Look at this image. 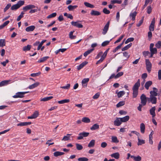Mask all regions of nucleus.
Wrapping results in <instances>:
<instances>
[{
    "label": "nucleus",
    "instance_id": "nucleus-1",
    "mask_svg": "<svg viewBox=\"0 0 161 161\" xmlns=\"http://www.w3.org/2000/svg\"><path fill=\"white\" fill-rule=\"evenodd\" d=\"M140 85V80L138 79L137 81L135 84L132 88L133 97H136L138 94V90Z\"/></svg>",
    "mask_w": 161,
    "mask_h": 161
},
{
    "label": "nucleus",
    "instance_id": "nucleus-2",
    "mask_svg": "<svg viewBox=\"0 0 161 161\" xmlns=\"http://www.w3.org/2000/svg\"><path fill=\"white\" fill-rule=\"evenodd\" d=\"M29 92H18L16 93L15 95L13 96V97L14 98H22L25 97L24 95L25 94L29 93Z\"/></svg>",
    "mask_w": 161,
    "mask_h": 161
},
{
    "label": "nucleus",
    "instance_id": "nucleus-3",
    "mask_svg": "<svg viewBox=\"0 0 161 161\" xmlns=\"http://www.w3.org/2000/svg\"><path fill=\"white\" fill-rule=\"evenodd\" d=\"M145 64L146 69L147 71L149 73L150 72L151 70L152 64L148 59H145Z\"/></svg>",
    "mask_w": 161,
    "mask_h": 161
},
{
    "label": "nucleus",
    "instance_id": "nucleus-4",
    "mask_svg": "<svg viewBox=\"0 0 161 161\" xmlns=\"http://www.w3.org/2000/svg\"><path fill=\"white\" fill-rule=\"evenodd\" d=\"M89 133L85 132H83L80 133L79 134V136L77 137L78 140H81L84 137H86L89 135Z\"/></svg>",
    "mask_w": 161,
    "mask_h": 161
},
{
    "label": "nucleus",
    "instance_id": "nucleus-5",
    "mask_svg": "<svg viewBox=\"0 0 161 161\" xmlns=\"http://www.w3.org/2000/svg\"><path fill=\"white\" fill-rule=\"evenodd\" d=\"M109 24L110 21H108L105 25L102 32V34L103 35H105L107 33L109 28Z\"/></svg>",
    "mask_w": 161,
    "mask_h": 161
},
{
    "label": "nucleus",
    "instance_id": "nucleus-6",
    "mask_svg": "<svg viewBox=\"0 0 161 161\" xmlns=\"http://www.w3.org/2000/svg\"><path fill=\"white\" fill-rule=\"evenodd\" d=\"M80 22V21H78L76 22L72 21L71 22V24L72 25L77 27L79 28H82L83 27V25L79 23Z\"/></svg>",
    "mask_w": 161,
    "mask_h": 161
},
{
    "label": "nucleus",
    "instance_id": "nucleus-7",
    "mask_svg": "<svg viewBox=\"0 0 161 161\" xmlns=\"http://www.w3.org/2000/svg\"><path fill=\"white\" fill-rule=\"evenodd\" d=\"M147 102V97L145 95L142 94V106L145 105Z\"/></svg>",
    "mask_w": 161,
    "mask_h": 161
},
{
    "label": "nucleus",
    "instance_id": "nucleus-8",
    "mask_svg": "<svg viewBox=\"0 0 161 161\" xmlns=\"http://www.w3.org/2000/svg\"><path fill=\"white\" fill-rule=\"evenodd\" d=\"M122 122L120 118H117L114 122V125L116 126H119L121 124Z\"/></svg>",
    "mask_w": 161,
    "mask_h": 161
},
{
    "label": "nucleus",
    "instance_id": "nucleus-9",
    "mask_svg": "<svg viewBox=\"0 0 161 161\" xmlns=\"http://www.w3.org/2000/svg\"><path fill=\"white\" fill-rule=\"evenodd\" d=\"M89 79L88 78H84L82 81V86L84 87L87 86V83L89 81Z\"/></svg>",
    "mask_w": 161,
    "mask_h": 161
},
{
    "label": "nucleus",
    "instance_id": "nucleus-10",
    "mask_svg": "<svg viewBox=\"0 0 161 161\" xmlns=\"http://www.w3.org/2000/svg\"><path fill=\"white\" fill-rule=\"evenodd\" d=\"M40 83L39 82H36L35 83L29 86L28 88L29 89H33L38 86L40 85Z\"/></svg>",
    "mask_w": 161,
    "mask_h": 161
},
{
    "label": "nucleus",
    "instance_id": "nucleus-11",
    "mask_svg": "<svg viewBox=\"0 0 161 161\" xmlns=\"http://www.w3.org/2000/svg\"><path fill=\"white\" fill-rule=\"evenodd\" d=\"M131 133H132L133 134H135L137 136H138V145H141V141L140 140L139 136L140 135V133H139L137 132V131H131Z\"/></svg>",
    "mask_w": 161,
    "mask_h": 161
},
{
    "label": "nucleus",
    "instance_id": "nucleus-12",
    "mask_svg": "<svg viewBox=\"0 0 161 161\" xmlns=\"http://www.w3.org/2000/svg\"><path fill=\"white\" fill-rule=\"evenodd\" d=\"M87 63V62L86 61H84L82 62L81 64H80L79 66H77V69L78 70H80L86 65Z\"/></svg>",
    "mask_w": 161,
    "mask_h": 161
},
{
    "label": "nucleus",
    "instance_id": "nucleus-13",
    "mask_svg": "<svg viewBox=\"0 0 161 161\" xmlns=\"http://www.w3.org/2000/svg\"><path fill=\"white\" fill-rule=\"evenodd\" d=\"M90 14L92 15L99 16L100 15L101 13L97 11L92 10Z\"/></svg>",
    "mask_w": 161,
    "mask_h": 161
},
{
    "label": "nucleus",
    "instance_id": "nucleus-14",
    "mask_svg": "<svg viewBox=\"0 0 161 161\" xmlns=\"http://www.w3.org/2000/svg\"><path fill=\"white\" fill-rule=\"evenodd\" d=\"M35 28L34 25H31L27 27L25 29V31L27 32L32 31L35 29Z\"/></svg>",
    "mask_w": 161,
    "mask_h": 161
},
{
    "label": "nucleus",
    "instance_id": "nucleus-15",
    "mask_svg": "<svg viewBox=\"0 0 161 161\" xmlns=\"http://www.w3.org/2000/svg\"><path fill=\"white\" fill-rule=\"evenodd\" d=\"M31 124V122H21L17 124V126H23L30 125Z\"/></svg>",
    "mask_w": 161,
    "mask_h": 161
},
{
    "label": "nucleus",
    "instance_id": "nucleus-16",
    "mask_svg": "<svg viewBox=\"0 0 161 161\" xmlns=\"http://www.w3.org/2000/svg\"><path fill=\"white\" fill-rule=\"evenodd\" d=\"M10 81V80H4L0 82V86H2L6 85L8 84V82Z\"/></svg>",
    "mask_w": 161,
    "mask_h": 161
},
{
    "label": "nucleus",
    "instance_id": "nucleus-17",
    "mask_svg": "<svg viewBox=\"0 0 161 161\" xmlns=\"http://www.w3.org/2000/svg\"><path fill=\"white\" fill-rule=\"evenodd\" d=\"M152 84V82L151 81H148L145 84L144 86L146 89L148 90L149 87Z\"/></svg>",
    "mask_w": 161,
    "mask_h": 161
},
{
    "label": "nucleus",
    "instance_id": "nucleus-18",
    "mask_svg": "<svg viewBox=\"0 0 161 161\" xmlns=\"http://www.w3.org/2000/svg\"><path fill=\"white\" fill-rule=\"evenodd\" d=\"M155 107H152L150 110V114L151 115H152V117H154L155 116Z\"/></svg>",
    "mask_w": 161,
    "mask_h": 161
},
{
    "label": "nucleus",
    "instance_id": "nucleus-19",
    "mask_svg": "<svg viewBox=\"0 0 161 161\" xmlns=\"http://www.w3.org/2000/svg\"><path fill=\"white\" fill-rule=\"evenodd\" d=\"M99 128V125L97 124H95L94 125H93L91 127L90 129L91 130H96L98 129Z\"/></svg>",
    "mask_w": 161,
    "mask_h": 161
},
{
    "label": "nucleus",
    "instance_id": "nucleus-20",
    "mask_svg": "<svg viewBox=\"0 0 161 161\" xmlns=\"http://www.w3.org/2000/svg\"><path fill=\"white\" fill-rule=\"evenodd\" d=\"M111 156L112 157L118 159L119 157V153L117 152L111 154Z\"/></svg>",
    "mask_w": 161,
    "mask_h": 161
},
{
    "label": "nucleus",
    "instance_id": "nucleus-21",
    "mask_svg": "<svg viewBox=\"0 0 161 161\" xmlns=\"http://www.w3.org/2000/svg\"><path fill=\"white\" fill-rule=\"evenodd\" d=\"M64 153L60 152L59 151H56L53 153V155L55 157H58V156H61L64 155Z\"/></svg>",
    "mask_w": 161,
    "mask_h": 161
},
{
    "label": "nucleus",
    "instance_id": "nucleus-22",
    "mask_svg": "<svg viewBox=\"0 0 161 161\" xmlns=\"http://www.w3.org/2000/svg\"><path fill=\"white\" fill-rule=\"evenodd\" d=\"M49 58V57L48 56H46L42 58L38 61L37 62L39 63L43 62L46 61Z\"/></svg>",
    "mask_w": 161,
    "mask_h": 161
},
{
    "label": "nucleus",
    "instance_id": "nucleus-23",
    "mask_svg": "<svg viewBox=\"0 0 161 161\" xmlns=\"http://www.w3.org/2000/svg\"><path fill=\"white\" fill-rule=\"evenodd\" d=\"M78 7V6L77 5H74L72 6V5H69L67 8L68 10L70 11H73L75 8H76Z\"/></svg>",
    "mask_w": 161,
    "mask_h": 161
},
{
    "label": "nucleus",
    "instance_id": "nucleus-24",
    "mask_svg": "<svg viewBox=\"0 0 161 161\" xmlns=\"http://www.w3.org/2000/svg\"><path fill=\"white\" fill-rule=\"evenodd\" d=\"M129 116L127 115L124 117L120 118V119L121 120V121L122 122H125L128 121L129 119Z\"/></svg>",
    "mask_w": 161,
    "mask_h": 161
},
{
    "label": "nucleus",
    "instance_id": "nucleus-25",
    "mask_svg": "<svg viewBox=\"0 0 161 161\" xmlns=\"http://www.w3.org/2000/svg\"><path fill=\"white\" fill-rule=\"evenodd\" d=\"M53 98V97L50 96L48 97H44L41 99L40 101H44L45 102L47 101H48Z\"/></svg>",
    "mask_w": 161,
    "mask_h": 161
},
{
    "label": "nucleus",
    "instance_id": "nucleus-26",
    "mask_svg": "<svg viewBox=\"0 0 161 161\" xmlns=\"http://www.w3.org/2000/svg\"><path fill=\"white\" fill-rule=\"evenodd\" d=\"M94 50V48H92L91 49H90V50H88L86 52H85L84 53V56L85 57H86L90 54L91 53H92L93 50Z\"/></svg>",
    "mask_w": 161,
    "mask_h": 161
},
{
    "label": "nucleus",
    "instance_id": "nucleus-27",
    "mask_svg": "<svg viewBox=\"0 0 161 161\" xmlns=\"http://www.w3.org/2000/svg\"><path fill=\"white\" fill-rule=\"evenodd\" d=\"M70 100L69 99H65L64 100L59 101L58 103L59 104H64L65 103H68L69 102Z\"/></svg>",
    "mask_w": 161,
    "mask_h": 161
},
{
    "label": "nucleus",
    "instance_id": "nucleus-28",
    "mask_svg": "<svg viewBox=\"0 0 161 161\" xmlns=\"http://www.w3.org/2000/svg\"><path fill=\"white\" fill-rule=\"evenodd\" d=\"M95 141L94 140H92L88 144V146L89 147H93L95 145Z\"/></svg>",
    "mask_w": 161,
    "mask_h": 161
},
{
    "label": "nucleus",
    "instance_id": "nucleus-29",
    "mask_svg": "<svg viewBox=\"0 0 161 161\" xmlns=\"http://www.w3.org/2000/svg\"><path fill=\"white\" fill-rule=\"evenodd\" d=\"M70 135H71V134H67L66 136H64L63 137V138L62 139V141H66L69 140L70 138Z\"/></svg>",
    "mask_w": 161,
    "mask_h": 161
},
{
    "label": "nucleus",
    "instance_id": "nucleus-30",
    "mask_svg": "<svg viewBox=\"0 0 161 161\" xmlns=\"http://www.w3.org/2000/svg\"><path fill=\"white\" fill-rule=\"evenodd\" d=\"M5 40L4 39H0V47H3L5 45Z\"/></svg>",
    "mask_w": 161,
    "mask_h": 161
},
{
    "label": "nucleus",
    "instance_id": "nucleus-31",
    "mask_svg": "<svg viewBox=\"0 0 161 161\" xmlns=\"http://www.w3.org/2000/svg\"><path fill=\"white\" fill-rule=\"evenodd\" d=\"M31 47V46L30 45H28L27 46H24L23 47V50L24 51H27L30 50Z\"/></svg>",
    "mask_w": 161,
    "mask_h": 161
},
{
    "label": "nucleus",
    "instance_id": "nucleus-32",
    "mask_svg": "<svg viewBox=\"0 0 161 161\" xmlns=\"http://www.w3.org/2000/svg\"><path fill=\"white\" fill-rule=\"evenodd\" d=\"M132 45V43H130L129 44L126 46L122 49V51H124L128 49Z\"/></svg>",
    "mask_w": 161,
    "mask_h": 161
},
{
    "label": "nucleus",
    "instance_id": "nucleus-33",
    "mask_svg": "<svg viewBox=\"0 0 161 161\" xmlns=\"http://www.w3.org/2000/svg\"><path fill=\"white\" fill-rule=\"evenodd\" d=\"M82 121L85 123H89L90 122V120L88 118L85 117L82 118Z\"/></svg>",
    "mask_w": 161,
    "mask_h": 161
},
{
    "label": "nucleus",
    "instance_id": "nucleus-34",
    "mask_svg": "<svg viewBox=\"0 0 161 161\" xmlns=\"http://www.w3.org/2000/svg\"><path fill=\"white\" fill-rule=\"evenodd\" d=\"M125 93V92L124 91H121L117 93V96L118 98L121 97Z\"/></svg>",
    "mask_w": 161,
    "mask_h": 161
},
{
    "label": "nucleus",
    "instance_id": "nucleus-35",
    "mask_svg": "<svg viewBox=\"0 0 161 161\" xmlns=\"http://www.w3.org/2000/svg\"><path fill=\"white\" fill-rule=\"evenodd\" d=\"M151 103L153 104H156L157 102V98L155 97L151 96Z\"/></svg>",
    "mask_w": 161,
    "mask_h": 161
},
{
    "label": "nucleus",
    "instance_id": "nucleus-36",
    "mask_svg": "<svg viewBox=\"0 0 161 161\" xmlns=\"http://www.w3.org/2000/svg\"><path fill=\"white\" fill-rule=\"evenodd\" d=\"M136 15V12L135 11L132 13H130V17H132V20H134L135 19V17Z\"/></svg>",
    "mask_w": 161,
    "mask_h": 161
},
{
    "label": "nucleus",
    "instance_id": "nucleus-37",
    "mask_svg": "<svg viewBox=\"0 0 161 161\" xmlns=\"http://www.w3.org/2000/svg\"><path fill=\"white\" fill-rule=\"evenodd\" d=\"M84 4L85 5V6L87 7H89L91 8H92L94 7V6L93 5H92L87 2H84Z\"/></svg>",
    "mask_w": 161,
    "mask_h": 161
},
{
    "label": "nucleus",
    "instance_id": "nucleus-38",
    "mask_svg": "<svg viewBox=\"0 0 161 161\" xmlns=\"http://www.w3.org/2000/svg\"><path fill=\"white\" fill-rule=\"evenodd\" d=\"M74 31H71L69 34V37L71 39H74L76 38V36H73V33Z\"/></svg>",
    "mask_w": 161,
    "mask_h": 161
},
{
    "label": "nucleus",
    "instance_id": "nucleus-39",
    "mask_svg": "<svg viewBox=\"0 0 161 161\" xmlns=\"http://www.w3.org/2000/svg\"><path fill=\"white\" fill-rule=\"evenodd\" d=\"M24 3L25 2L24 1L20 0L17 2V4L18 5L19 7V8L20 6L24 4Z\"/></svg>",
    "mask_w": 161,
    "mask_h": 161
},
{
    "label": "nucleus",
    "instance_id": "nucleus-40",
    "mask_svg": "<svg viewBox=\"0 0 161 161\" xmlns=\"http://www.w3.org/2000/svg\"><path fill=\"white\" fill-rule=\"evenodd\" d=\"M39 115V112L37 111H35L32 115L33 118H36Z\"/></svg>",
    "mask_w": 161,
    "mask_h": 161
},
{
    "label": "nucleus",
    "instance_id": "nucleus-41",
    "mask_svg": "<svg viewBox=\"0 0 161 161\" xmlns=\"http://www.w3.org/2000/svg\"><path fill=\"white\" fill-rule=\"evenodd\" d=\"M112 142L114 143H118L119 142L117 137L115 136H113L112 137Z\"/></svg>",
    "mask_w": 161,
    "mask_h": 161
},
{
    "label": "nucleus",
    "instance_id": "nucleus-42",
    "mask_svg": "<svg viewBox=\"0 0 161 161\" xmlns=\"http://www.w3.org/2000/svg\"><path fill=\"white\" fill-rule=\"evenodd\" d=\"M125 104V101H122L119 102L117 105L116 107L117 108L121 106H122L124 105Z\"/></svg>",
    "mask_w": 161,
    "mask_h": 161
},
{
    "label": "nucleus",
    "instance_id": "nucleus-43",
    "mask_svg": "<svg viewBox=\"0 0 161 161\" xmlns=\"http://www.w3.org/2000/svg\"><path fill=\"white\" fill-rule=\"evenodd\" d=\"M121 3L122 1H121L118 0H112L111 1V4H114L115 3L121 4Z\"/></svg>",
    "mask_w": 161,
    "mask_h": 161
},
{
    "label": "nucleus",
    "instance_id": "nucleus-44",
    "mask_svg": "<svg viewBox=\"0 0 161 161\" xmlns=\"http://www.w3.org/2000/svg\"><path fill=\"white\" fill-rule=\"evenodd\" d=\"M56 15H57V14L56 13H53L49 15H48L47 16V19H50V18H52L56 16Z\"/></svg>",
    "mask_w": 161,
    "mask_h": 161
},
{
    "label": "nucleus",
    "instance_id": "nucleus-45",
    "mask_svg": "<svg viewBox=\"0 0 161 161\" xmlns=\"http://www.w3.org/2000/svg\"><path fill=\"white\" fill-rule=\"evenodd\" d=\"M19 8V7L18 5L17 4H16L12 5L11 8V9L12 10H15L18 9Z\"/></svg>",
    "mask_w": 161,
    "mask_h": 161
},
{
    "label": "nucleus",
    "instance_id": "nucleus-46",
    "mask_svg": "<svg viewBox=\"0 0 161 161\" xmlns=\"http://www.w3.org/2000/svg\"><path fill=\"white\" fill-rule=\"evenodd\" d=\"M151 53L152 54H156L157 52V49L156 48H154L152 49H150V50Z\"/></svg>",
    "mask_w": 161,
    "mask_h": 161
},
{
    "label": "nucleus",
    "instance_id": "nucleus-47",
    "mask_svg": "<svg viewBox=\"0 0 161 161\" xmlns=\"http://www.w3.org/2000/svg\"><path fill=\"white\" fill-rule=\"evenodd\" d=\"M24 14V12H22L21 13L20 15L18 17L17 19V21H19L23 17V15Z\"/></svg>",
    "mask_w": 161,
    "mask_h": 161
},
{
    "label": "nucleus",
    "instance_id": "nucleus-48",
    "mask_svg": "<svg viewBox=\"0 0 161 161\" xmlns=\"http://www.w3.org/2000/svg\"><path fill=\"white\" fill-rule=\"evenodd\" d=\"M76 149L78 150H80L83 149L82 146L79 144L76 143Z\"/></svg>",
    "mask_w": 161,
    "mask_h": 161
},
{
    "label": "nucleus",
    "instance_id": "nucleus-49",
    "mask_svg": "<svg viewBox=\"0 0 161 161\" xmlns=\"http://www.w3.org/2000/svg\"><path fill=\"white\" fill-rule=\"evenodd\" d=\"M78 161H88V159L86 157L80 158L78 159Z\"/></svg>",
    "mask_w": 161,
    "mask_h": 161
},
{
    "label": "nucleus",
    "instance_id": "nucleus-50",
    "mask_svg": "<svg viewBox=\"0 0 161 161\" xmlns=\"http://www.w3.org/2000/svg\"><path fill=\"white\" fill-rule=\"evenodd\" d=\"M64 15L65 16L67 17V18H69L71 19H73V17L71 14H68L67 13H64Z\"/></svg>",
    "mask_w": 161,
    "mask_h": 161
},
{
    "label": "nucleus",
    "instance_id": "nucleus-51",
    "mask_svg": "<svg viewBox=\"0 0 161 161\" xmlns=\"http://www.w3.org/2000/svg\"><path fill=\"white\" fill-rule=\"evenodd\" d=\"M152 8L151 6L150 5L147 7V13L148 14H150L152 12Z\"/></svg>",
    "mask_w": 161,
    "mask_h": 161
},
{
    "label": "nucleus",
    "instance_id": "nucleus-52",
    "mask_svg": "<svg viewBox=\"0 0 161 161\" xmlns=\"http://www.w3.org/2000/svg\"><path fill=\"white\" fill-rule=\"evenodd\" d=\"M143 54L145 57L147 56L149 57V55L150 54V53L148 51H144L143 52Z\"/></svg>",
    "mask_w": 161,
    "mask_h": 161
},
{
    "label": "nucleus",
    "instance_id": "nucleus-53",
    "mask_svg": "<svg viewBox=\"0 0 161 161\" xmlns=\"http://www.w3.org/2000/svg\"><path fill=\"white\" fill-rule=\"evenodd\" d=\"M156 47L158 48H160L161 47V41H158V42L155 44Z\"/></svg>",
    "mask_w": 161,
    "mask_h": 161
},
{
    "label": "nucleus",
    "instance_id": "nucleus-54",
    "mask_svg": "<svg viewBox=\"0 0 161 161\" xmlns=\"http://www.w3.org/2000/svg\"><path fill=\"white\" fill-rule=\"evenodd\" d=\"M134 38L133 37H130L128 38L127 39V40L125 41V44H127L129 42H132L134 41Z\"/></svg>",
    "mask_w": 161,
    "mask_h": 161
},
{
    "label": "nucleus",
    "instance_id": "nucleus-55",
    "mask_svg": "<svg viewBox=\"0 0 161 161\" xmlns=\"http://www.w3.org/2000/svg\"><path fill=\"white\" fill-rule=\"evenodd\" d=\"M124 73L122 72H119L115 75V79H117L123 75Z\"/></svg>",
    "mask_w": 161,
    "mask_h": 161
},
{
    "label": "nucleus",
    "instance_id": "nucleus-56",
    "mask_svg": "<svg viewBox=\"0 0 161 161\" xmlns=\"http://www.w3.org/2000/svg\"><path fill=\"white\" fill-rule=\"evenodd\" d=\"M150 96H152L153 97L156 96L157 95V92L155 91H151L150 92Z\"/></svg>",
    "mask_w": 161,
    "mask_h": 161
},
{
    "label": "nucleus",
    "instance_id": "nucleus-57",
    "mask_svg": "<svg viewBox=\"0 0 161 161\" xmlns=\"http://www.w3.org/2000/svg\"><path fill=\"white\" fill-rule=\"evenodd\" d=\"M11 6V4L9 3L5 7L4 9V12H6V11L8 10L10 7Z\"/></svg>",
    "mask_w": 161,
    "mask_h": 161
},
{
    "label": "nucleus",
    "instance_id": "nucleus-58",
    "mask_svg": "<svg viewBox=\"0 0 161 161\" xmlns=\"http://www.w3.org/2000/svg\"><path fill=\"white\" fill-rule=\"evenodd\" d=\"M124 36H125L124 35H121L119 38L114 43L115 44L116 43H118V42H120L123 38L124 37Z\"/></svg>",
    "mask_w": 161,
    "mask_h": 161
},
{
    "label": "nucleus",
    "instance_id": "nucleus-59",
    "mask_svg": "<svg viewBox=\"0 0 161 161\" xmlns=\"http://www.w3.org/2000/svg\"><path fill=\"white\" fill-rule=\"evenodd\" d=\"M70 85L69 84H68L66 86H61L60 88L63 89H68L70 88Z\"/></svg>",
    "mask_w": 161,
    "mask_h": 161
},
{
    "label": "nucleus",
    "instance_id": "nucleus-60",
    "mask_svg": "<svg viewBox=\"0 0 161 161\" xmlns=\"http://www.w3.org/2000/svg\"><path fill=\"white\" fill-rule=\"evenodd\" d=\"M103 12L106 14H108L110 13V11L106 8H104L103 10Z\"/></svg>",
    "mask_w": 161,
    "mask_h": 161
},
{
    "label": "nucleus",
    "instance_id": "nucleus-61",
    "mask_svg": "<svg viewBox=\"0 0 161 161\" xmlns=\"http://www.w3.org/2000/svg\"><path fill=\"white\" fill-rule=\"evenodd\" d=\"M152 34L151 31H150L148 33V37L149 40H150L152 37Z\"/></svg>",
    "mask_w": 161,
    "mask_h": 161
},
{
    "label": "nucleus",
    "instance_id": "nucleus-62",
    "mask_svg": "<svg viewBox=\"0 0 161 161\" xmlns=\"http://www.w3.org/2000/svg\"><path fill=\"white\" fill-rule=\"evenodd\" d=\"M109 42V41H105L103 42L102 44V46L105 47L108 45Z\"/></svg>",
    "mask_w": 161,
    "mask_h": 161
},
{
    "label": "nucleus",
    "instance_id": "nucleus-63",
    "mask_svg": "<svg viewBox=\"0 0 161 161\" xmlns=\"http://www.w3.org/2000/svg\"><path fill=\"white\" fill-rule=\"evenodd\" d=\"M154 25L150 24L149 27V30L150 31H153L154 30Z\"/></svg>",
    "mask_w": 161,
    "mask_h": 161
},
{
    "label": "nucleus",
    "instance_id": "nucleus-64",
    "mask_svg": "<svg viewBox=\"0 0 161 161\" xmlns=\"http://www.w3.org/2000/svg\"><path fill=\"white\" fill-rule=\"evenodd\" d=\"M158 79L159 80H161V70H159L158 72Z\"/></svg>",
    "mask_w": 161,
    "mask_h": 161
}]
</instances>
